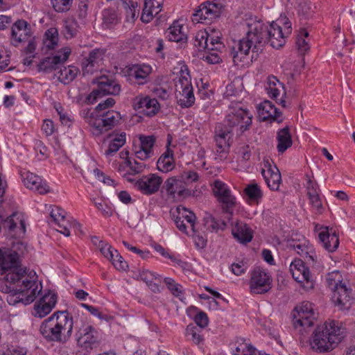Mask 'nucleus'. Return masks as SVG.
I'll use <instances>...</instances> for the list:
<instances>
[{
  "mask_svg": "<svg viewBox=\"0 0 355 355\" xmlns=\"http://www.w3.org/2000/svg\"><path fill=\"white\" fill-rule=\"evenodd\" d=\"M251 30L257 35L256 42L261 45L270 42L275 49L282 47L287 37L291 34V22L288 18L279 19L270 24L257 21L251 24Z\"/></svg>",
  "mask_w": 355,
  "mask_h": 355,
  "instance_id": "obj_1",
  "label": "nucleus"
},
{
  "mask_svg": "<svg viewBox=\"0 0 355 355\" xmlns=\"http://www.w3.org/2000/svg\"><path fill=\"white\" fill-rule=\"evenodd\" d=\"M73 327V318L68 311H58L42 322L40 332L48 341L65 343L71 336Z\"/></svg>",
  "mask_w": 355,
  "mask_h": 355,
  "instance_id": "obj_2",
  "label": "nucleus"
},
{
  "mask_svg": "<svg viewBox=\"0 0 355 355\" xmlns=\"http://www.w3.org/2000/svg\"><path fill=\"white\" fill-rule=\"evenodd\" d=\"M16 286L15 291L7 297L9 304L15 305L21 302L24 304L32 303L41 293L42 286L37 281V276L34 270L19 278L16 282H10Z\"/></svg>",
  "mask_w": 355,
  "mask_h": 355,
  "instance_id": "obj_3",
  "label": "nucleus"
},
{
  "mask_svg": "<svg viewBox=\"0 0 355 355\" xmlns=\"http://www.w3.org/2000/svg\"><path fill=\"white\" fill-rule=\"evenodd\" d=\"M341 329L335 320L326 322L318 325L313 331L310 345L313 350L318 353H324L333 349L340 342Z\"/></svg>",
  "mask_w": 355,
  "mask_h": 355,
  "instance_id": "obj_4",
  "label": "nucleus"
},
{
  "mask_svg": "<svg viewBox=\"0 0 355 355\" xmlns=\"http://www.w3.org/2000/svg\"><path fill=\"white\" fill-rule=\"evenodd\" d=\"M256 38L255 32L249 24L246 37L234 42L232 47L231 55L235 65L248 66L257 59L258 52L262 51V45L256 42Z\"/></svg>",
  "mask_w": 355,
  "mask_h": 355,
  "instance_id": "obj_5",
  "label": "nucleus"
},
{
  "mask_svg": "<svg viewBox=\"0 0 355 355\" xmlns=\"http://www.w3.org/2000/svg\"><path fill=\"white\" fill-rule=\"evenodd\" d=\"M30 271L22 268L17 252L8 248H0V275H5L7 282H16Z\"/></svg>",
  "mask_w": 355,
  "mask_h": 355,
  "instance_id": "obj_6",
  "label": "nucleus"
},
{
  "mask_svg": "<svg viewBox=\"0 0 355 355\" xmlns=\"http://www.w3.org/2000/svg\"><path fill=\"white\" fill-rule=\"evenodd\" d=\"M252 115L247 109L241 106V103H231L225 116V126L236 135H241L252 125Z\"/></svg>",
  "mask_w": 355,
  "mask_h": 355,
  "instance_id": "obj_7",
  "label": "nucleus"
},
{
  "mask_svg": "<svg viewBox=\"0 0 355 355\" xmlns=\"http://www.w3.org/2000/svg\"><path fill=\"white\" fill-rule=\"evenodd\" d=\"M175 94L178 105L182 108L191 107L195 103L191 78L188 73L182 72L175 80Z\"/></svg>",
  "mask_w": 355,
  "mask_h": 355,
  "instance_id": "obj_8",
  "label": "nucleus"
},
{
  "mask_svg": "<svg viewBox=\"0 0 355 355\" xmlns=\"http://www.w3.org/2000/svg\"><path fill=\"white\" fill-rule=\"evenodd\" d=\"M125 180L133 184L134 188L143 195L150 196L157 193L163 182L161 177L150 173L139 179L128 177V173L122 174Z\"/></svg>",
  "mask_w": 355,
  "mask_h": 355,
  "instance_id": "obj_9",
  "label": "nucleus"
},
{
  "mask_svg": "<svg viewBox=\"0 0 355 355\" xmlns=\"http://www.w3.org/2000/svg\"><path fill=\"white\" fill-rule=\"evenodd\" d=\"M272 278L266 270L255 267L250 271V291L253 294H265L272 288Z\"/></svg>",
  "mask_w": 355,
  "mask_h": 355,
  "instance_id": "obj_10",
  "label": "nucleus"
},
{
  "mask_svg": "<svg viewBox=\"0 0 355 355\" xmlns=\"http://www.w3.org/2000/svg\"><path fill=\"white\" fill-rule=\"evenodd\" d=\"M232 130L225 125L218 123L214 130V141L216 142L215 159L220 161L227 158L230 144V139L232 137Z\"/></svg>",
  "mask_w": 355,
  "mask_h": 355,
  "instance_id": "obj_11",
  "label": "nucleus"
},
{
  "mask_svg": "<svg viewBox=\"0 0 355 355\" xmlns=\"http://www.w3.org/2000/svg\"><path fill=\"white\" fill-rule=\"evenodd\" d=\"M98 87L94 89L89 95L88 101L93 103L94 101L105 95H118L121 92L120 85L107 76H101L97 79Z\"/></svg>",
  "mask_w": 355,
  "mask_h": 355,
  "instance_id": "obj_12",
  "label": "nucleus"
},
{
  "mask_svg": "<svg viewBox=\"0 0 355 355\" xmlns=\"http://www.w3.org/2000/svg\"><path fill=\"white\" fill-rule=\"evenodd\" d=\"M76 336L78 345L85 350L96 347L100 340L99 333L89 324H83Z\"/></svg>",
  "mask_w": 355,
  "mask_h": 355,
  "instance_id": "obj_13",
  "label": "nucleus"
},
{
  "mask_svg": "<svg viewBox=\"0 0 355 355\" xmlns=\"http://www.w3.org/2000/svg\"><path fill=\"white\" fill-rule=\"evenodd\" d=\"M51 220L49 223L55 225L56 230L66 236L70 235V229L76 225L79 226V223L66 216V212L64 209L59 207H53L50 212Z\"/></svg>",
  "mask_w": 355,
  "mask_h": 355,
  "instance_id": "obj_14",
  "label": "nucleus"
},
{
  "mask_svg": "<svg viewBox=\"0 0 355 355\" xmlns=\"http://www.w3.org/2000/svg\"><path fill=\"white\" fill-rule=\"evenodd\" d=\"M290 271L293 278L305 290L308 291L313 288V280L310 274V271L305 266L304 263L301 259H295L290 265Z\"/></svg>",
  "mask_w": 355,
  "mask_h": 355,
  "instance_id": "obj_15",
  "label": "nucleus"
},
{
  "mask_svg": "<svg viewBox=\"0 0 355 355\" xmlns=\"http://www.w3.org/2000/svg\"><path fill=\"white\" fill-rule=\"evenodd\" d=\"M219 4L207 1L202 3L193 15L192 21L196 23L209 24L220 15Z\"/></svg>",
  "mask_w": 355,
  "mask_h": 355,
  "instance_id": "obj_16",
  "label": "nucleus"
},
{
  "mask_svg": "<svg viewBox=\"0 0 355 355\" xmlns=\"http://www.w3.org/2000/svg\"><path fill=\"white\" fill-rule=\"evenodd\" d=\"M33 35V31L31 24L24 19H18L11 27L10 43L15 46H18L26 43Z\"/></svg>",
  "mask_w": 355,
  "mask_h": 355,
  "instance_id": "obj_17",
  "label": "nucleus"
},
{
  "mask_svg": "<svg viewBox=\"0 0 355 355\" xmlns=\"http://www.w3.org/2000/svg\"><path fill=\"white\" fill-rule=\"evenodd\" d=\"M261 175L263 177L268 187L272 191L279 189L282 182L280 172L277 167L273 164V162L268 157H265L262 163Z\"/></svg>",
  "mask_w": 355,
  "mask_h": 355,
  "instance_id": "obj_18",
  "label": "nucleus"
},
{
  "mask_svg": "<svg viewBox=\"0 0 355 355\" xmlns=\"http://www.w3.org/2000/svg\"><path fill=\"white\" fill-rule=\"evenodd\" d=\"M293 249L302 257L306 264L314 266L318 261V257L313 246L304 236L301 239L293 241L291 244Z\"/></svg>",
  "mask_w": 355,
  "mask_h": 355,
  "instance_id": "obj_19",
  "label": "nucleus"
},
{
  "mask_svg": "<svg viewBox=\"0 0 355 355\" xmlns=\"http://www.w3.org/2000/svg\"><path fill=\"white\" fill-rule=\"evenodd\" d=\"M105 53V49H94L83 59L81 68L83 76L92 75L100 69Z\"/></svg>",
  "mask_w": 355,
  "mask_h": 355,
  "instance_id": "obj_20",
  "label": "nucleus"
},
{
  "mask_svg": "<svg viewBox=\"0 0 355 355\" xmlns=\"http://www.w3.org/2000/svg\"><path fill=\"white\" fill-rule=\"evenodd\" d=\"M19 173L26 188L37 191L40 194H45L50 191V188L46 181L43 180L40 176L26 169L21 170Z\"/></svg>",
  "mask_w": 355,
  "mask_h": 355,
  "instance_id": "obj_21",
  "label": "nucleus"
},
{
  "mask_svg": "<svg viewBox=\"0 0 355 355\" xmlns=\"http://www.w3.org/2000/svg\"><path fill=\"white\" fill-rule=\"evenodd\" d=\"M139 144L135 147V157L141 161L147 160L154 155L156 137L154 135L139 136Z\"/></svg>",
  "mask_w": 355,
  "mask_h": 355,
  "instance_id": "obj_22",
  "label": "nucleus"
},
{
  "mask_svg": "<svg viewBox=\"0 0 355 355\" xmlns=\"http://www.w3.org/2000/svg\"><path fill=\"white\" fill-rule=\"evenodd\" d=\"M168 197L175 199L182 198L189 194V190L187 188V182L180 178L171 177L166 179L164 184Z\"/></svg>",
  "mask_w": 355,
  "mask_h": 355,
  "instance_id": "obj_23",
  "label": "nucleus"
},
{
  "mask_svg": "<svg viewBox=\"0 0 355 355\" xmlns=\"http://www.w3.org/2000/svg\"><path fill=\"white\" fill-rule=\"evenodd\" d=\"M322 246L329 252H334L339 246L338 234L333 227H322L318 233Z\"/></svg>",
  "mask_w": 355,
  "mask_h": 355,
  "instance_id": "obj_24",
  "label": "nucleus"
},
{
  "mask_svg": "<svg viewBox=\"0 0 355 355\" xmlns=\"http://www.w3.org/2000/svg\"><path fill=\"white\" fill-rule=\"evenodd\" d=\"M298 318L295 316L293 325L295 329L298 327H309L313 325L314 312L312 304L309 302H304L302 305L295 308Z\"/></svg>",
  "mask_w": 355,
  "mask_h": 355,
  "instance_id": "obj_25",
  "label": "nucleus"
},
{
  "mask_svg": "<svg viewBox=\"0 0 355 355\" xmlns=\"http://www.w3.org/2000/svg\"><path fill=\"white\" fill-rule=\"evenodd\" d=\"M332 301L340 309L348 310L355 303V297L352 289L344 284L338 286V289L333 293Z\"/></svg>",
  "mask_w": 355,
  "mask_h": 355,
  "instance_id": "obj_26",
  "label": "nucleus"
},
{
  "mask_svg": "<svg viewBox=\"0 0 355 355\" xmlns=\"http://www.w3.org/2000/svg\"><path fill=\"white\" fill-rule=\"evenodd\" d=\"M135 109L141 111L146 116L152 117L160 110V105L155 98L149 96H138L134 100Z\"/></svg>",
  "mask_w": 355,
  "mask_h": 355,
  "instance_id": "obj_27",
  "label": "nucleus"
},
{
  "mask_svg": "<svg viewBox=\"0 0 355 355\" xmlns=\"http://www.w3.org/2000/svg\"><path fill=\"white\" fill-rule=\"evenodd\" d=\"M81 115L91 127L93 135H99L103 132L107 131L105 130L101 113H98L92 109H84L81 111Z\"/></svg>",
  "mask_w": 355,
  "mask_h": 355,
  "instance_id": "obj_28",
  "label": "nucleus"
},
{
  "mask_svg": "<svg viewBox=\"0 0 355 355\" xmlns=\"http://www.w3.org/2000/svg\"><path fill=\"white\" fill-rule=\"evenodd\" d=\"M57 302V296L49 293L45 294L38 302L34 305L32 314L35 317L42 318L48 315L55 306Z\"/></svg>",
  "mask_w": 355,
  "mask_h": 355,
  "instance_id": "obj_29",
  "label": "nucleus"
},
{
  "mask_svg": "<svg viewBox=\"0 0 355 355\" xmlns=\"http://www.w3.org/2000/svg\"><path fill=\"white\" fill-rule=\"evenodd\" d=\"M259 117L262 121L282 122V112L269 101H265L257 107Z\"/></svg>",
  "mask_w": 355,
  "mask_h": 355,
  "instance_id": "obj_30",
  "label": "nucleus"
},
{
  "mask_svg": "<svg viewBox=\"0 0 355 355\" xmlns=\"http://www.w3.org/2000/svg\"><path fill=\"white\" fill-rule=\"evenodd\" d=\"M127 72L128 76L134 78L139 85H144L149 81L152 67L146 64H133L128 67Z\"/></svg>",
  "mask_w": 355,
  "mask_h": 355,
  "instance_id": "obj_31",
  "label": "nucleus"
},
{
  "mask_svg": "<svg viewBox=\"0 0 355 355\" xmlns=\"http://www.w3.org/2000/svg\"><path fill=\"white\" fill-rule=\"evenodd\" d=\"M163 2L164 0H144L141 20L144 23L150 22L161 11Z\"/></svg>",
  "mask_w": 355,
  "mask_h": 355,
  "instance_id": "obj_32",
  "label": "nucleus"
},
{
  "mask_svg": "<svg viewBox=\"0 0 355 355\" xmlns=\"http://www.w3.org/2000/svg\"><path fill=\"white\" fill-rule=\"evenodd\" d=\"M234 239L239 243L246 244L253 238V232L248 225L243 222H238L232 230Z\"/></svg>",
  "mask_w": 355,
  "mask_h": 355,
  "instance_id": "obj_33",
  "label": "nucleus"
},
{
  "mask_svg": "<svg viewBox=\"0 0 355 355\" xmlns=\"http://www.w3.org/2000/svg\"><path fill=\"white\" fill-rule=\"evenodd\" d=\"M277 149L279 153H284L293 145V140L290 128L286 126L279 129L277 132Z\"/></svg>",
  "mask_w": 355,
  "mask_h": 355,
  "instance_id": "obj_34",
  "label": "nucleus"
},
{
  "mask_svg": "<svg viewBox=\"0 0 355 355\" xmlns=\"http://www.w3.org/2000/svg\"><path fill=\"white\" fill-rule=\"evenodd\" d=\"M166 37L168 40L175 42H185L187 40V35L183 26L179 21H175L166 31Z\"/></svg>",
  "mask_w": 355,
  "mask_h": 355,
  "instance_id": "obj_35",
  "label": "nucleus"
},
{
  "mask_svg": "<svg viewBox=\"0 0 355 355\" xmlns=\"http://www.w3.org/2000/svg\"><path fill=\"white\" fill-rule=\"evenodd\" d=\"M185 336L197 345L199 348H202L205 345V338L202 334V329L198 328L194 324H189L185 329Z\"/></svg>",
  "mask_w": 355,
  "mask_h": 355,
  "instance_id": "obj_36",
  "label": "nucleus"
},
{
  "mask_svg": "<svg viewBox=\"0 0 355 355\" xmlns=\"http://www.w3.org/2000/svg\"><path fill=\"white\" fill-rule=\"evenodd\" d=\"M157 169L163 173L171 171L175 167L173 152L168 147L157 162Z\"/></svg>",
  "mask_w": 355,
  "mask_h": 355,
  "instance_id": "obj_37",
  "label": "nucleus"
},
{
  "mask_svg": "<svg viewBox=\"0 0 355 355\" xmlns=\"http://www.w3.org/2000/svg\"><path fill=\"white\" fill-rule=\"evenodd\" d=\"M244 193L248 197V202L250 205H259L263 198V192L260 186L252 182L244 189Z\"/></svg>",
  "mask_w": 355,
  "mask_h": 355,
  "instance_id": "obj_38",
  "label": "nucleus"
},
{
  "mask_svg": "<svg viewBox=\"0 0 355 355\" xmlns=\"http://www.w3.org/2000/svg\"><path fill=\"white\" fill-rule=\"evenodd\" d=\"M59 35L56 28H48L43 37V49L46 51L55 49L58 45Z\"/></svg>",
  "mask_w": 355,
  "mask_h": 355,
  "instance_id": "obj_39",
  "label": "nucleus"
},
{
  "mask_svg": "<svg viewBox=\"0 0 355 355\" xmlns=\"http://www.w3.org/2000/svg\"><path fill=\"white\" fill-rule=\"evenodd\" d=\"M80 73L79 69L74 65H69L60 69L58 73L59 81L64 85L71 83Z\"/></svg>",
  "mask_w": 355,
  "mask_h": 355,
  "instance_id": "obj_40",
  "label": "nucleus"
},
{
  "mask_svg": "<svg viewBox=\"0 0 355 355\" xmlns=\"http://www.w3.org/2000/svg\"><path fill=\"white\" fill-rule=\"evenodd\" d=\"M125 143V133L116 134L111 139L107 148L105 150V155L107 159L112 157Z\"/></svg>",
  "mask_w": 355,
  "mask_h": 355,
  "instance_id": "obj_41",
  "label": "nucleus"
},
{
  "mask_svg": "<svg viewBox=\"0 0 355 355\" xmlns=\"http://www.w3.org/2000/svg\"><path fill=\"white\" fill-rule=\"evenodd\" d=\"M139 277L141 280L144 281L148 287L153 291L157 292L159 291L158 284L155 281H159V276L148 270L143 269L139 271Z\"/></svg>",
  "mask_w": 355,
  "mask_h": 355,
  "instance_id": "obj_42",
  "label": "nucleus"
},
{
  "mask_svg": "<svg viewBox=\"0 0 355 355\" xmlns=\"http://www.w3.org/2000/svg\"><path fill=\"white\" fill-rule=\"evenodd\" d=\"M309 33L305 28L300 30L296 37V46L301 54H304L310 49Z\"/></svg>",
  "mask_w": 355,
  "mask_h": 355,
  "instance_id": "obj_43",
  "label": "nucleus"
},
{
  "mask_svg": "<svg viewBox=\"0 0 355 355\" xmlns=\"http://www.w3.org/2000/svg\"><path fill=\"white\" fill-rule=\"evenodd\" d=\"M126 11L128 19L134 20L140 13V0H120Z\"/></svg>",
  "mask_w": 355,
  "mask_h": 355,
  "instance_id": "obj_44",
  "label": "nucleus"
},
{
  "mask_svg": "<svg viewBox=\"0 0 355 355\" xmlns=\"http://www.w3.org/2000/svg\"><path fill=\"white\" fill-rule=\"evenodd\" d=\"M103 26L105 29H110L117 24L119 20L116 12L112 8L104 9L102 12Z\"/></svg>",
  "mask_w": 355,
  "mask_h": 355,
  "instance_id": "obj_45",
  "label": "nucleus"
},
{
  "mask_svg": "<svg viewBox=\"0 0 355 355\" xmlns=\"http://www.w3.org/2000/svg\"><path fill=\"white\" fill-rule=\"evenodd\" d=\"M209 33L206 31H200L197 32L194 38V46L198 51H209Z\"/></svg>",
  "mask_w": 355,
  "mask_h": 355,
  "instance_id": "obj_46",
  "label": "nucleus"
},
{
  "mask_svg": "<svg viewBox=\"0 0 355 355\" xmlns=\"http://www.w3.org/2000/svg\"><path fill=\"white\" fill-rule=\"evenodd\" d=\"M279 87H283V85L275 76H269L268 78L267 86L266 89L270 98H277L279 95Z\"/></svg>",
  "mask_w": 355,
  "mask_h": 355,
  "instance_id": "obj_47",
  "label": "nucleus"
},
{
  "mask_svg": "<svg viewBox=\"0 0 355 355\" xmlns=\"http://www.w3.org/2000/svg\"><path fill=\"white\" fill-rule=\"evenodd\" d=\"M342 281V275L337 270L328 273L326 277L327 285L333 293L338 289V286H343L345 284Z\"/></svg>",
  "mask_w": 355,
  "mask_h": 355,
  "instance_id": "obj_48",
  "label": "nucleus"
},
{
  "mask_svg": "<svg viewBox=\"0 0 355 355\" xmlns=\"http://www.w3.org/2000/svg\"><path fill=\"white\" fill-rule=\"evenodd\" d=\"M78 31V24L74 19L68 18L64 21L63 34L66 39L74 37Z\"/></svg>",
  "mask_w": 355,
  "mask_h": 355,
  "instance_id": "obj_49",
  "label": "nucleus"
},
{
  "mask_svg": "<svg viewBox=\"0 0 355 355\" xmlns=\"http://www.w3.org/2000/svg\"><path fill=\"white\" fill-rule=\"evenodd\" d=\"M218 202L221 204V207L224 212L232 214L234 208L236 203V199L232 194V191L218 200Z\"/></svg>",
  "mask_w": 355,
  "mask_h": 355,
  "instance_id": "obj_50",
  "label": "nucleus"
},
{
  "mask_svg": "<svg viewBox=\"0 0 355 355\" xmlns=\"http://www.w3.org/2000/svg\"><path fill=\"white\" fill-rule=\"evenodd\" d=\"M101 116L105 125V130H107L114 127L120 119V114L114 110H109L105 113H101Z\"/></svg>",
  "mask_w": 355,
  "mask_h": 355,
  "instance_id": "obj_51",
  "label": "nucleus"
},
{
  "mask_svg": "<svg viewBox=\"0 0 355 355\" xmlns=\"http://www.w3.org/2000/svg\"><path fill=\"white\" fill-rule=\"evenodd\" d=\"M176 211L178 214V215L186 220L189 224L191 232H194L195 220L196 218L195 214L192 211H189L185 207L181 206L178 207Z\"/></svg>",
  "mask_w": 355,
  "mask_h": 355,
  "instance_id": "obj_52",
  "label": "nucleus"
},
{
  "mask_svg": "<svg viewBox=\"0 0 355 355\" xmlns=\"http://www.w3.org/2000/svg\"><path fill=\"white\" fill-rule=\"evenodd\" d=\"M164 282L166 284L168 290L171 293L180 300L183 301L184 293L182 292V286L176 283L173 279L170 277H166L164 279Z\"/></svg>",
  "mask_w": 355,
  "mask_h": 355,
  "instance_id": "obj_53",
  "label": "nucleus"
},
{
  "mask_svg": "<svg viewBox=\"0 0 355 355\" xmlns=\"http://www.w3.org/2000/svg\"><path fill=\"white\" fill-rule=\"evenodd\" d=\"M71 53V49L69 46H64L61 48L55 54H53L51 58L56 67L58 64H61L65 62L68 60Z\"/></svg>",
  "mask_w": 355,
  "mask_h": 355,
  "instance_id": "obj_54",
  "label": "nucleus"
},
{
  "mask_svg": "<svg viewBox=\"0 0 355 355\" xmlns=\"http://www.w3.org/2000/svg\"><path fill=\"white\" fill-rule=\"evenodd\" d=\"M71 53V49L69 46H64L61 48L55 54H53L51 58L56 67L58 64H61L65 62L68 60Z\"/></svg>",
  "mask_w": 355,
  "mask_h": 355,
  "instance_id": "obj_55",
  "label": "nucleus"
},
{
  "mask_svg": "<svg viewBox=\"0 0 355 355\" xmlns=\"http://www.w3.org/2000/svg\"><path fill=\"white\" fill-rule=\"evenodd\" d=\"M231 191L230 187L223 182L220 180L214 181L213 192L218 200Z\"/></svg>",
  "mask_w": 355,
  "mask_h": 355,
  "instance_id": "obj_56",
  "label": "nucleus"
},
{
  "mask_svg": "<svg viewBox=\"0 0 355 355\" xmlns=\"http://www.w3.org/2000/svg\"><path fill=\"white\" fill-rule=\"evenodd\" d=\"M92 201L95 207L101 212L104 217L108 218L113 215L114 209L110 205L105 203L101 199L94 198Z\"/></svg>",
  "mask_w": 355,
  "mask_h": 355,
  "instance_id": "obj_57",
  "label": "nucleus"
},
{
  "mask_svg": "<svg viewBox=\"0 0 355 355\" xmlns=\"http://www.w3.org/2000/svg\"><path fill=\"white\" fill-rule=\"evenodd\" d=\"M73 0H51L53 10L57 12H65L70 10Z\"/></svg>",
  "mask_w": 355,
  "mask_h": 355,
  "instance_id": "obj_58",
  "label": "nucleus"
},
{
  "mask_svg": "<svg viewBox=\"0 0 355 355\" xmlns=\"http://www.w3.org/2000/svg\"><path fill=\"white\" fill-rule=\"evenodd\" d=\"M126 166L130 169V171L125 173L128 174V177H130V175H136L142 173L146 166L144 162H137L135 159L128 161Z\"/></svg>",
  "mask_w": 355,
  "mask_h": 355,
  "instance_id": "obj_59",
  "label": "nucleus"
},
{
  "mask_svg": "<svg viewBox=\"0 0 355 355\" xmlns=\"http://www.w3.org/2000/svg\"><path fill=\"white\" fill-rule=\"evenodd\" d=\"M110 261H112L114 268L118 270L125 271L128 268L127 262L123 259L117 250L114 252L113 259H110Z\"/></svg>",
  "mask_w": 355,
  "mask_h": 355,
  "instance_id": "obj_60",
  "label": "nucleus"
},
{
  "mask_svg": "<svg viewBox=\"0 0 355 355\" xmlns=\"http://www.w3.org/2000/svg\"><path fill=\"white\" fill-rule=\"evenodd\" d=\"M34 150L37 155L38 153L41 155L40 159H44L49 156V150L44 144L39 139L34 140Z\"/></svg>",
  "mask_w": 355,
  "mask_h": 355,
  "instance_id": "obj_61",
  "label": "nucleus"
},
{
  "mask_svg": "<svg viewBox=\"0 0 355 355\" xmlns=\"http://www.w3.org/2000/svg\"><path fill=\"white\" fill-rule=\"evenodd\" d=\"M309 204L311 206L312 211L315 214H321L323 210V206L320 194L308 197Z\"/></svg>",
  "mask_w": 355,
  "mask_h": 355,
  "instance_id": "obj_62",
  "label": "nucleus"
},
{
  "mask_svg": "<svg viewBox=\"0 0 355 355\" xmlns=\"http://www.w3.org/2000/svg\"><path fill=\"white\" fill-rule=\"evenodd\" d=\"M98 248L101 254L109 260L113 259L114 252L116 251L105 241H99Z\"/></svg>",
  "mask_w": 355,
  "mask_h": 355,
  "instance_id": "obj_63",
  "label": "nucleus"
},
{
  "mask_svg": "<svg viewBox=\"0 0 355 355\" xmlns=\"http://www.w3.org/2000/svg\"><path fill=\"white\" fill-rule=\"evenodd\" d=\"M193 320L196 324V326L200 329L205 328L209 323L207 315L202 311H199L197 313V314L193 318Z\"/></svg>",
  "mask_w": 355,
  "mask_h": 355,
  "instance_id": "obj_64",
  "label": "nucleus"
}]
</instances>
